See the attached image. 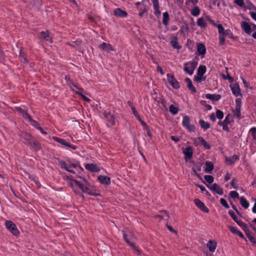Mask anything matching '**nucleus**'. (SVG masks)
Masks as SVG:
<instances>
[{
	"label": "nucleus",
	"mask_w": 256,
	"mask_h": 256,
	"mask_svg": "<svg viewBox=\"0 0 256 256\" xmlns=\"http://www.w3.org/2000/svg\"><path fill=\"white\" fill-rule=\"evenodd\" d=\"M202 75L198 74L197 73V75L194 78V80L197 82H200L202 80Z\"/></svg>",
	"instance_id": "052dcab7"
},
{
	"label": "nucleus",
	"mask_w": 256,
	"mask_h": 256,
	"mask_svg": "<svg viewBox=\"0 0 256 256\" xmlns=\"http://www.w3.org/2000/svg\"><path fill=\"white\" fill-rule=\"evenodd\" d=\"M167 78L168 82L174 88L178 89L180 88L179 82L172 75L168 74H167Z\"/></svg>",
	"instance_id": "6e6552de"
},
{
	"label": "nucleus",
	"mask_w": 256,
	"mask_h": 256,
	"mask_svg": "<svg viewBox=\"0 0 256 256\" xmlns=\"http://www.w3.org/2000/svg\"><path fill=\"white\" fill-rule=\"evenodd\" d=\"M60 164L62 168H64L66 171L72 173H75L74 170L72 169V168H76V165L73 164L72 166L68 165L67 164H66V162L63 161L60 162Z\"/></svg>",
	"instance_id": "1a4fd4ad"
},
{
	"label": "nucleus",
	"mask_w": 256,
	"mask_h": 256,
	"mask_svg": "<svg viewBox=\"0 0 256 256\" xmlns=\"http://www.w3.org/2000/svg\"><path fill=\"white\" fill-rule=\"evenodd\" d=\"M234 114L237 118H240V106H236V109L234 111Z\"/></svg>",
	"instance_id": "37998d69"
},
{
	"label": "nucleus",
	"mask_w": 256,
	"mask_h": 256,
	"mask_svg": "<svg viewBox=\"0 0 256 256\" xmlns=\"http://www.w3.org/2000/svg\"><path fill=\"white\" fill-rule=\"evenodd\" d=\"M250 132L252 133V136L254 139L256 140V128H252L250 130Z\"/></svg>",
	"instance_id": "4d7b16f0"
},
{
	"label": "nucleus",
	"mask_w": 256,
	"mask_h": 256,
	"mask_svg": "<svg viewBox=\"0 0 256 256\" xmlns=\"http://www.w3.org/2000/svg\"><path fill=\"white\" fill-rule=\"evenodd\" d=\"M104 118L106 121V124L109 126H115L116 124V116L114 114L110 112L104 111Z\"/></svg>",
	"instance_id": "f03ea898"
},
{
	"label": "nucleus",
	"mask_w": 256,
	"mask_h": 256,
	"mask_svg": "<svg viewBox=\"0 0 256 256\" xmlns=\"http://www.w3.org/2000/svg\"><path fill=\"white\" fill-rule=\"evenodd\" d=\"M228 214L235 222H237L238 218L235 215L234 212L232 210H230L228 212Z\"/></svg>",
	"instance_id": "6e6d98bb"
},
{
	"label": "nucleus",
	"mask_w": 256,
	"mask_h": 256,
	"mask_svg": "<svg viewBox=\"0 0 256 256\" xmlns=\"http://www.w3.org/2000/svg\"><path fill=\"white\" fill-rule=\"evenodd\" d=\"M161 213H164L165 214V216H163L161 214H158V215L156 216V217L160 218H162V219H168V218L169 215H168V213L166 211H162V212H161Z\"/></svg>",
	"instance_id": "49530a36"
},
{
	"label": "nucleus",
	"mask_w": 256,
	"mask_h": 256,
	"mask_svg": "<svg viewBox=\"0 0 256 256\" xmlns=\"http://www.w3.org/2000/svg\"><path fill=\"white\" fill-rule=\"evenodd\" d=\"M70 88L72 90L76 92V93L78 94H81V92H84V90L82 88H80L74 84H73L72 86H70Z\"/></svg>",
	"instance_id": "58836bf2"
},
{
	"label": "nucleus",
	"mask_w": 256,
	"mask_h": 256,
	"mask_svg": "<svg viewBox=\"0 0 256 256\" xmlns=\"http://www.w3.org/2000/svg\"><path fill=\"white\" fill-rule=\"evenodd\" d=\"M36 140L34 138L32 137V138L28 141L27 142H24V144L30 147V146H31V145H32Z\"/></svg>",
	"instance_id": "13d9d810"
},
{
	"label": "nucleus",
	"mask_w": 256,
	"mask_h": 256,
	"mask_svg": "<svg viewBox=\"0 0 256 256\" xmlns=\"http://www.w3.org/2000/svg\"><path fill=\"white\" fill-rule=\"evenodd\" d=\"M220 202L221 204L226 208H229V206L225 199L222 198L220 199Z\"/></svg>",
	"instance_id": "3c124183"
},
{
	"label": "nucleus",
	"mask_w": 256,
	"mask_h": 256,
	"mask_svg": "<svg viewBox=\"0 0 256 256\" xmlns=\"http://www.w3.org/2000/svg\"><path fill=\"white\" fill-rule=\"evenodd\" d=\"M20 60H21L22 62L24 63L28 62V60H27L24 54H22L21 52H20Z\"/></svg>",
	"instance_id": "5fc2aeb1"
},
{
	"label": "nucleus",
	"mask_w": 256,
	"mask_h": 256,
	"mask_svg": "<svg viewBox=\"0 0 256 256\" xmlns=\"http://www.w3.org/2000/svg\"><path fill=\"white\" fill-rule=\"evenodd\" d=\"M199 124L201 128L204 130L208 129L210 127V124L202 120H200Z\"/></svg>",
	"instance_id": "2f4dec72"
},
{
	"label": "nucleus",
	"mask_w": 256,
	"mask_h": 256,
	"mask_svg": "<svg viewBox=\"0 0 256 256\" xmlns=\"http://www.w3.org/2000/svg\"><path fill=\"white\" fill-rule=\"evenodd\" d=\"M216 26L218 28L220 35L224 34V28L221 24H216Z\"/></svg>",
	"instance_id": "09e8293b"
},
{
	"label": "nucleus",
	"mask_w": 256,
	"mask_h": 256,
	"mask_svg": "<svg viewBox=\"0 0 256 256\" xmlns=\"http://www.w3.org/2000/svg\"><path fill=\"white\" fill-rule=\"evenodd\" d=\"M206 98L208 99H210L214 101H218L221 98V96L220 94H208L206 95Z\"/></svg>",
	"instance_id": "4be33fe9"
},
{
	"label": "nucleus",
	"mask_w": 256,
	"mask_h": 256,
	"mask_svg": "<svg viewBox=\"0 0 256 256\" xmlns=\"http://www.w3.org/2000/svg\"><path fill=\"white\" fill-rule=\"evenodd\" d=\"M30 148L34 150L35 151H37L40 148V145L36 140L33 144L30 146Z\"/></svg>",
	"instance_id": "79ce46f5"
},
{
	"label": "nucleus",
	"mask_w": 256,
	"mask_h": 256,
	"mask_svg": "<svg viewBox=\"0 0 256 256\" xmlns=\"http://www.w3.org/2000/svg\"><path fill=\"white\" fill-rule=\"evenodd\" d=\"M182 126L190 132H193L194 130L195 127L194 126L190 124V118L188 116H184Z\"/></svg>",
	"instance_id": "39448f33"
},
{
	"label": "nucleus",
	"mask_w": 256,
	"mask_h": 256,
	"mask_svg": "<svg viewBox=\"0 0 256 256\" xmlns=\"http://www.w3.org/2000/svg\"><path fill=\"white\" fill-rule=\"evenodd\" d=\"M240 203L242 207L247 208L249 206V203L244 197L240 198Z\"/></svg>",
	"instance_id": "c9c22d12"
},
{
	"label": "nucleus",
	"mask_w": 256,
	"mask_h": 256,
	"mask_svg": "<svg viewBox=\"0 0 256 256\" xmlns=\"http://www.w3.org/2000/svg\"><path fill=\"white\" fill-rule=\"evenodd\" d=\"M230 196L232 198H238V194L236 191H232L230 193Z\"/></svg>",
	"instance_id": "603ef678"
},
{
	"label": "nucleus",
	"mask_w": 256,
	"mask_h": 256,
	"mask_svg": "<svg viewBox=\"0 0 256 256\" xmlns=\"http://www.w3.org/2000/svg\"><path fill=\"white\" fill-rule=\"evenodd\" d=\"M224 34H221V35H220V36H219V40H220V45H223L224 43V41H225V39H224Z\"/></svg>",
	"instance_id": "680f3d73"
},
{
	"label": "nucleus",
	"mask_w": 256,
	"mask_h": 256,
	"mask_svg": "<svg viewBox=\"0 0 256 256\" xmlns=\"http://www.w3.org/2000/svg\"><path fill=\"white\" fill-rule=\"evenodd\" d=\"M217 243L214 240H210L206 244V247L210 252H214L216 248Z\"/></svg>",
	"instance_id": "dca6fc26"
},
{
	"label": "nucleus",
	"mask_w": 256,
	"mask_h": 256,
	"mask_svg": "<svg viewBox=\"0 0 256 256\" xmlns=\"http://www.w3.org/2000/svg\"><path fill=\"white\" fill-rule=\"evenodd\" d=\"M197 51L200 54L204 55L206 52L204 45L202 44H198L197 46Z\"/></svg>",
	"instance_id": "bb28decb"
},
{
	"label": "nucleus",
	"mask_w": 256,
	"mask_h": 256,
	"mask_svg": "<svg viewBox=\"0 0 256 256\" xmlns=\"http://www.w3.org/2000/svg\"><path fill=\"white\" fill-rule=\"evenodd\" d=\"M232 186L234 188L236 189L238 188L236 186V180L235 179H233L231 182Z\"/></svg>",
	"instance_id": "338daca9"
},
{
	"label": "nucleus",
	"mask_w": 256,
	"mask_h": 256,
	"mask_svg": "<svg viewBox=\"0 0 256 256\" xmlns=\"http://www.w3.org/2000/svg\"><path fill=\"white\" fill-rule=\"evenodd\" d=\"M216 116L218 118L222 120L224 118V114L220 110H217L216 111Z\"/></svg>",
	"instance_id": "8fccbe9b"
},
{
	"label": "nucleus",
	"mask_w": 256,
	"mask_h": 256,
	"mask_svg": "<svg viewBox=\"0 0 256 256\" xmlns=\"http://www.w3.org/2000/svg\"><path fill=\"white\" fill-rule=\"evenodd\" d=\"M26 120H28L29 122H30L32 125L33 126H34L36 127H36L40 126L38 123L36 121L32 120L30 116V118H27Z\"/></svg>",
	"instance_id": "864d4df0"
},
{
	"label": "nucleus",
	"mask_w": 256,
	"mask_h": 256,
	"mask_svg": "<svg viewBox=\"0 0 256 256\" xmlns=\"http://www.w3.org/2000/svg\"><path fill=\"white\" fill-rule=\"evenodd\" d=\"M169 110L170 113H172L173 114H177L178 112V108L174 106V104H172L170 106Z\"/></svg>",
	"instance_id": "4c0bfd02"
},
{
	"label": "nucleus",
	"mask_w": 256,
	"mask_h": 256,
	"mask_svg": "<svg viewBox=\"0 0 256 256\" xmlns=\"http://www.w3.org/2000/svg\"><path fill=\"white\" fill-rule=\"evenodd\" d=\"M183 153L185 156L184 159L187 161L188 159L192 158L193 154V150L192 146H188L184 150Z\"/></svg>",
	"instance_id": "9d476101"
},
{
	"label": "nucleus",
	"mask_w": 256,
	"mask_h": 256,
	"mask_svg": "<svg viewBox=\"0 0 256 256\" xmlns=\"http://www.w3.org/2000/svg\"><path fill=\"white\" fill-rule=\"evenodd\" d=\"M20 137L22 140H24V142L28 141L32 136L27 132H22L20 134Z\"/></svg>",
	"instance_id": "f704fd0d"
},
{
	"label": "nucleus",
	"mask_w": 256,
	"mask_h": 256,
	"mask_svg": "<svg viewBox=\"0 0 256 256\" xmlns=\"http://www.w3.org/2000/svg\"><path fill=\"white\" fill-rule=\"evenodd\" d=\"M5 226L13 235L17 236L20 234V232L17 228L16 224L11 220H6Z\"/></svg>",
	"instance_id": "20e7f679"
},
{
	"label": "nucleus",
	"mask_w": 256,
	"mask_h": 256,
	"mask_svg": "<svg viewBox=\"0 0 256 256\" xmlns=\"http://www.w3.org/2000/svg\"><path fill=\"white\" fill-rule=\"evenodd\" d=\"M154 8V14L156 16L160 14V11L159 10L158 0H152Z\"/></svg>",
	"instance_id": "5701e85b"
},
{
	"label": "nucleus",
	"mask_w": 256,
	"mask_h": 256,
	"mask_svg": "<svg viewBox=\"0 0 256 256\" xmlns=\"http://www.w3.org/2000/svg\"><path fill=\"white\" fill-rule=\"evenodd\" d=\"M230 88L232 92V94L236 96H241L240 88L238 84H234L232 86H230Z\"/></svg>",
	"instance_id": "f3484780"
},
{
	"label": "nucleus",
	"mask_w": 256,
	"mask_h": 256,
	"mask_svg": "<svg viewBox=\"0 0 256 256\" xmlns=\"http://www.w3.org/2000/svg\"><path fill=\"white\" fill-rule=\"evenodd\" d=\"M52 138H53V139L55 141L58 142V143L62 145L66 146H67L68 148H72V149H74V150H75L76 148V147L75 146L71 145L70 144H69L68 142H66L64 139H62V138H57V137H56V136H54Z\"/></svg>",
	"instance_id": "9b49d317"
},
{
	"label": "nucleus",
	"mask_w": 256,
	"mask_h": 256,
	"mask_svg": "<svg viewBox=\"0 0 256 256\" xmlns=\"http://www.w3.org/2000/svg\"><path fill=\"white\" fill-rule=\"evenodd\" d=\"M169 21V14L168 12H164L163 14L162 23L164 26H167Z\"/></svg>",
	"instance_id": "e433bc0d"
},
{
	"label": "nucleus",
	"mask_w": 256,
	"mask_h": 256,
	"mask_svg": "<svg viewBox=\"0 0 256 256\" xmlns=\"http://www.w3.org/2000/svg\"><path fill=\"white\" fill-rule=\"evenodd\" d=\"M224 35H226L229 36L230 37H232V34L231 31L229 30H226L224 32Z\"/></svg>",
	"instance_id": "774afa93"
},
{
	"label": "nucleus",
	"mask_w": 256,
	"mask_h": 256,
	"mask_svg": "<svg viewBox=\"0 0 256 256\" xmlns=\"http://www.w3.org/2000/svg\"><path fill=\"white\" fill-rule=\"evenodd\" d=\"M36 140L34 138L32 137V138L28 141L27 142H24V144L30 147V146H31V145H32Z\"/></svg>",
	"instance_id": "bf43d9fd"
},
{
	"label": "nucleus",
	"mask_w": 256,
	"mask_h": 256,
	"mask_svg": "<svg viewBox=\"0 0 256 256\" xmlns=\"http://www.w3.org/2000/svg\"><path fill=\"white\" fill-rule=\"evenodd\" d=\"M246 236L248 238L249 240L254 245L256 246V240L252 234L250 230L246 231Z\"/></svg>",
	"instance_id": "c756f323"
},
{
	"label": "nucleus",
	"mask_w": 256,
	"mask_h": 256,
	"mask_svg": "<svg viewBox=\"0 0 256 256\" xmlns=\"http://www.w3.org/2000/svg\"><path fill=\"white\" fill-rule=\"evenodd\" d=\"M197 24L201 28H205L206 26V22L202 18H199L198 20Z\"/></svg>",
	"instance_id": "a19ab883"
},
{
	"label": "nucleus",
	"mask_w": 256,
	"mask_h": 256,
	"mask_svg": "<svg viewBox=\"0 0 256 256\" xmlns=\"http://www.w3.org/2000/svg\"><path fill=\"white\" fill-rule=\"evenodd\" d=\"M78 177L82 180L78 181L77 180H74V182L84 192H87L91 195H95V190L92 189V186L89 182L86 181V178L80 176H78Z\"/></svg>",
	"instance_id": "f257e3e1"
},
{
	"label": "nucleus",
	"mask_w": 256,
	"mask_h": 256,
	"mask_svg": "<svg viewBox=\"0 0 256 256\" xmlns=\"http://www.w3.org/2000/svg\"><path fill=\"white\" fill-rule=\"evenodd\" d=\"M85 168L87 170L91 172H96V165L93 164H87L85 165Z\"/></svg>",
	"instance_id": "c85d7f7f"
},
{
	"label": "nucleus",
	"mask_w": 256,
	"mask_h": 256,
	"mask_svg": "<svg viewBox=\"0 0 256 256\" xmlns=\"http://www.w3.org/2000/svg\"><path fill=\"white\" fill-rule=\"evenodd\" d=\"M238 159V156L236 155H234L230 158H228V157L226 158V161L230 164H233Z\"/></svg>",
	"instance_id": "72a5a7b5"
},
{
	"label": "nucleus",
	"mask_w": 256,
	"mask_h": 256,
	"mask_svg": "<svg viewBox=\"0 0 256 256\" xmlns=\"http://www.w3.org/2000/svg\"><path fill=\"white\" fill-rule=\"evenodd\" d=\"M228 228L232 233L238 235L239 236H240V238H244V234L240 230H238L236 228L232 226H229Z\"/></svg>",
	"instance_id": "a878e982"
},
{
	"label": "nucleus",
	"mask_w": 256,
	"mask_h": 256,
	"mask_svg": "<svg viewBox=\"0 0 256 256\" xmlns=\"http://www.w3.org/2000/svg\"><path fill=\"white\" fill-rule=\"evenodd\" d=\"M234 2L238 6L240 7L244 6V2L243 0H234Z\"/></svg>",
	"instance_id": "0e129e2a"
},
{
	"label": "nucleus",
	"mask_w": 256,
	"mask_h": 256,
	"mask_svg": "<svg viewBox=\"0 0 256 256\" xmlns=\"http://www.w3.org/2000/svg\"><path fill=\"white\" fill-rule=\"evenodd\" d=\"M202 163L198 162L194 164V166H193L192 170L196 176L200 178H201L199 174L198 173V172H200L202 169Z\"/></svg>",
	"instance_id": "f8f14e48"
},
{
	"label": "nucleus",
	"mask_w": 256,
	"mask_h": 256,
	"mask_svg": "<svg viewBox=\"0 0 256 256\" xmlns=\"http://www.w3.org/2000/svg\"><path fill=\"white\" fill-rule=\"evenodd\" d=\"M114 14L116 16L120 17V18H125L127 16V12L121 10L120 8H117L114 10Z\"/></svg>",
	"instance_id": "a211bd4d"
},
{
	"label": "nucleus",
	"mask_w": 256,
	"mask_h": 256,
	"mask_svg": "<svg viewBox=\"0 0 256 256\" xmlns=\"http://www.w3.org/2000/svg\"><path fill=\"white\" fill-rule=\"evenodd\" d=\"M204 172L206 173L210 174L214 168V166L211 162L206 161L205 163Z\"/></svg>",
	"instance_id": "412c9836"
},
{
	"label": "nucleus",
	"mask_w": 256,
	"mask_h": 256,
	"mask_svg": "<svg viewBox=\"0 0 256 256\" xmlns=\"http://www.w3.org/2000/svg\"><path fill=\"white\" fill-rule=\"evenodd\" d=\"M185 82L187 84V87L192 92H196V89L194 86L192 84V82L190 80V79L189 78H186L185 79Z\"/></svg>",
	"instance_id": "b1692460"
},
{
	"label": "nucleus",
	"mask_w": 256,
	"mask_h": 256,
	"mask_svg": "<svg viewBox=\"0 0 256 256\" xmlns=\"http://www.w3.org/2000/svg\"><path fill=\"white\" fill-rule=\"evenodd\" d=\"M189 28L186 24H184L180 28V32L183 34H184V32H188Z\"/></svg>",
	"instance_id": "a18cd8bd"
},
{
	"label": "nucleus",
	"mask_w": 256,
	"mask_h": 256,
	"mask_svg": "<svg viewBox=\"0 0 256 256\" xmlns=\"http://www.w3.org/2000/svg\"><path fill=\"white\" fill-rule=\"evenodd\" d=\"M122 232H123L124 238V240L126 241V242L127 244H128L130 246H132L134 250L138 253V254H140L141 252H140V250L136 246H134V244L130 242V240H132L134 238V236L132 235L130 236H129L130 238H128V235L126 234V232L124 231H122Z\"/></svg>",
	"instance_id": "423d86ee"
},
{
	"label": "nucleus",
	"mask_w": 256,
	"mask_h": 256,
	"mask_svg": "<svg viewBox=\"0 0 256 256\" xmlns=\"http://www.w3.org/2000/svg\"><path fill=\"white\" fill-rule=\"evenodd\" d=\"M16 110L20 112L24 118L26 120L30 118V115L27 113L26 112L24 111L22 108L16 107L15 108Z\"/></svg>",
	"instance_id": "393cba45"
},
{
	"label": "nucleus",
	"mask_w": 256,
	"mask_h": 256,
	"mask_svg": "<svg viewBox=\"0 0 256 256\" xmlns=\"http://www.w3.org/2000/svg\"><path fill=\"white\" fill-rule=\"evenodd\" d=\"M208 188L220 195H222L224 193L223 190L216 184H212Z\"/></svg>",
	"instance_id": "4468645a"
},
{
	"label": "nucleus",
	"mask_w": 256,
	"mask_h": 256,
	"mask_svg": "<svg viewBox=\"0 0 256 256\" xmlns=\"http://www.w3.org/2000/svg\"><path fill=\"white\" fill-rule=\"evenodd\" d=\"M101 184L108 186L110 183V179L109 177L105 176H100L98 178Z\"/></svg>",
	"instance_id": "ddd939ff"
},
{
	"label": "nucleus",
	"mask_w": 256,
	"mask_h": 256,
	"mask_svg": "<svg viewBox=\"0 0 256 256\" xmlns=\"http://www.w3.org/2000/svg\"><path fill=\"white\" fill-rule=\"evenodd\" d=\"M197 65L198 62L196 61L186 62L184 64V70L186 73L190 75H192Z\"/></svg>",
	"instance_id": "7ed1b4c3"
},
{
	"label": "nucleus",
	"mask_w": 256,
	"mask_h": 256,
	"mask_svg": "<svg viewBox=\"0 0 256 256\" xmlns=\"http://www.w3.org/2000/svg\"><path fill=\"white\" fill-rule=\"evenodd\" d=\"M200 10L197 6H194V8L191 10V14L194 16H198L200 14Z\"/></svg>",
	"instance_id": "473e14b6"
},
{
	"label": "nucleus",
	"mask_w": 256,
	"mask_h": 256,
	"mask_svg": "<svg viewBox=\"0 0 256 256\" xmlns=\"http://www.w3.org/2000/svg\"><path fill=\"white\" fill-rule=\"evenodd\" d=\"M206 72V67L205 66H203V65H201L198 68V74H201V75H204V73Z\"/></svg>",
	"instance_id": "ea45409f"
},
{
	"label": "nucleus",
	"mask_w": 256,
	"mask_h": 256,
	"mask_svg": "<svg viewBox=\"0 0 256 256\" xmlns=\"http://www.w3.org/2000/svg\"><path fill=\"white\" fill-rule=\"evenodd\" d=\"M204 178L205 180L209 184H212L214 180L213 176L210 175H206L204 176Z\"/></svg>",
	"instance_id": "de8ad7c7"
},
{
	"label": "nucleus",
	"mask_w": 256,
	"mask_h": 256,
	"mask_svg": "<svg viewBox=\"0 0 256 256\" xmlns=\"http://www.w3.org/2000/svg\"><path fill=\"white\" fill-rule=\"evenodd\" d=\"M241 26L246 33L247 34H250L252 30L250 26L246 22H242L241 24Z\"/></svg>",
	"instance_id": "6ab92c4d"
},
{
	"label": "nucleus",
	"mask_w": 256,
	"mask_h": 256,
	"mask_svg": "<svg viewBox=\"0 0 256 256\" xmlns=\"http://www.w3.org/2000/svg\"><path fill=\"white\" fill-rule=\"evenodd\" d=\"M230 122V116L228 115L225 118V120L224 122H219L218 124H226L228 125V124Z\"/></svg>",
	"instance_id": "c03bdc74"
},
{
	"label": "nucleus",
	"mask_w": 256,
	"mask_h": 256,
	"mask_svg": "<svg viewBox=\"0 0 256 256\" xmlns=\"http://www.w3.org/2000/svg\"><path fill=\"white\" fill-rule=\"evenodd\" d=\"M196 205L204 212H208V209L205 206L204 204L198 199L194 200Z\"/></svg>",
	"instance_id": "2eb2a0df"
},
{
	"label": "nucleus",
	"mask_w": 256,
	"mask_h": 256,
	"mask_svg": "<svg viewBox=\"0 0 256 256\" xmlns=\"http://www.w3.org/2000/svg\"><path fill=\"white\" fill-rule=\"evenodd\" d=\"M170 44L172 46L177 50H180L181 48V46H179L178 44L177 38H174L170 41Z\"/></svg>",
	"instance_id": "7c9ffc66"
},
{
	"label": "nucleus",
	"mask_w": 256,
	"mask_h": 256,
	"mask_svg": "<svg viewBox=\"0 0 256 256\" xmlns=\"http://www.w3.org/2000/svg\"><path fill=\"white\" fill-rule=\"evenodd\" d=\"M40 38L46 41L51 42V38L48 32H40Z\"/></svg>",
	"instance_id": "cd10ccee"
},
{
	"label": "nucleus",
	"mask_w": 256,
	"mask_h": 256,
	"mask_svg": "<svg viewBox=\"0 0 256 256\" xmlns=\"http://www.w3.org/2000/svg\"><path fill=\"white\" fill-rule=\"evenodd\" d=\"M136 118L140 122L141 124H142L144 128L148 126L146 123L142 120L140 116H138V117Z\"/></svg>",
	"instance_id": "69168bd1"
},
{
	"label": "nucleus",
	"mask_w": 256,
	"mask_h": 256,
	"mask_svg": "<svg viewBox=\"0 0 256 256\" xmlns=\"http://www.w3.org/2000/svg\"><path fill=\"white\" fill-rule=\"evenodd\" d=\"M196 186L198 188H199L202 192H205L206 191V194H208V195L210 194L209 192L208 191L206 190V188L204 186H202V185H200V184H196Z\"/></svg>",
	"instance_id": "e2e57ef3"
},
{
	"label": "nucleus",
	"mask_w": 256,
	"mask_h": 256,
	"mask_svg": "<svg viewBox=\"0 0 256 256\" xmlns=\"http://www.w3.org/2000/svg\"><path fill=\"white\" fill-rule=\"evenodd\" d=\"M99 48H101L102 50L106 51V52H110V50H114L112 46L109 44H107L106 42H104L102 44L99 46Z\"/></svg>",
	"instance_id": "aec40b11"
},
{
	"label": "nucleus",
	"mask_w": 256,
	"mask_h": 256,
	"mask_svg": "<svg viewBox=\"0 0 256 256\" xmlns=\"http://www.w3.org/2000/svg\"><path fill=\"white\" fill-rule=\"evenodd\" d=\"M194 142L196 146H202L206 149H210V146L202 138L198 137L194 139Z\"/></svg>",
	"instance_id": "0eeeda50"
}]
</instances>
